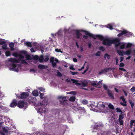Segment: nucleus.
Wrapping results in <instances>:
<instances>
[{
	"label": "nucleus",
	"mask_w": 135,
	"mask_h": 135,
	"mask_svg": "<svg viewBox=\"0 0 135 135\" xmlns=\"http://www.w3.org/2000/svg\"><path fill=\"white\" fill-rule=\"evenodd\" d=\"M29 95V93L27 92H22L19 96L18 94L16 95L18 98L21 99H25Z\"/></svg>",
	"instance_id": "nucleus-1"
},
{
	"label": "nucleus",
	"mask_w": 135,
	"mask_h": 135,
	"mask_svg": "<svg viewBox=\"0 0 135 135\" xmlns=\"http://www.w3.org/2000/svg\"><path fill=\"white\" fill-rule=\"evenodd\" d=\"M112 40H110L107 38L103 40L102 43L104 45L108 46H110L112 44Z\"/></svg>",
	"instance_id": "nucleus-2"
},
{
	"label": "nucleus",
	"mask_w": 135,
	"mask_h": 135,
	"mask_svg": "<svg viewBox=\"0 0 135 135\" xmlns=\"http://www.w3.org/2000/svg\"><path fill=\"white\" fill-rule=\"evenodd\" d=\"M71 81H73V82L75 83L77 86L82 85L83 86L85 87L87 84V83L86 82H83L81 83H78V80L74 79H71Z\"/></svg>",
	"instance_id": "nucleus-3"
},
{
	"label": "nucleus",
	"mask_w": 135,
	"mask_h": 135,
	"mask_svg": "<svg viewBox=\"0 0 135 135\" xmlns=\"http://www.w3.org/2000/svg\"><path fill=\"white\" fill-rule=\"evenodd\" d=\"M84 32H85V34L86 35H88L86 36L85 35H84L83 36V37L85 39H87L88 37V36H89L90 37H91L93 38L94 39H95L96 38L95 37V36H94L93 34L89 32L88 31H84Z\"/></svg>",
	"instance_id": "nucleus-4"
},
{
	"label": "nucleus",
	"mask_w": 135,
	"mask_h": 135,
	"mask_svg": "<svg viewBox=\"0 0 135 135\" xmlns=\"http://www.w3.org/2000/svg\"><path fill=\"white\" fill-rule=\"evenodd\" d=\"M66 97H62V96H59L58 98L60 99L59 101L60 102V104L65 105V102L67 101L66 99Z\"/></svg>",
	"instance_id": "nucleus-5"
},
{
	"label": "nucleus",
	"mask_w": 135,
	"mask_h": 135,
	"mask_svg": "<svg viewBox=\"0 0 135 135\" xmlns=\"http://www.w3.org/2000/svg\"><path fill=\"white\" fill-rule=\"evenodd\" d=\"M114 44L115 47H117L119 46L120 44V40L118 38H116L112 40V44Z\"/></svg>",
	"instance_id": "nucleus-6"
},
{
	"label": "nucleus",
	"mask_w": 135,
	"mask_h": 135,
	"mask_svg": "<svg viewBox=\"0 0 135 135\" xmlns=\"http://www.w3.org/2000/svg\"><path fill=\"white\" fill-rule=\"evenodd\" d=\"M119 99H122L123 102V103L122 102H120V104L124 107H126L127 106L126 104L127 101L124 98V96H122L120 97Z\"/></svg>",
	"instance_id": "nucleus-7"
},
{
	"label": "nucleus",
	"mask_w": 135,
	"mask_h": 135,
	"mask_svg": "<svg viewBox=\"0 0 135 135\" xmlns=\"http://www.w3.org/2000/svg\"><path fill=\"white\" fill-rule=\"evenodd\" d=\"M17 106V100L16 99H13L10 105V107H11L13 108Z\"/></svg>",
	"instance_id": "nucleus-8"
},
{
	"label": "nucleus",
	"mask_w": 135,
	"mask_h": 135,
	"mask_svg": "<svg viewBox=\"0 0 135 135\" xmlns=\"http://www.w3.org/2000/svg\"><path fill=\"white\" fill-rule=\"evenodd\" d=\"M25 102L22 100H20L17 103V107L19 108H23L25 105Z\"/></svg>",
	"instance_id": "nucleus-9"
},
{
	"label": "nucleus",
	"mask_w": 135,
	"mask_h": 135,
	"mask_svg": "<svg viewBox=\"0 0 135 135\" xmlns=\"http://www.w3.org/2000/svg\"><path fill=\"white\" fill-rule=\"evenodd\" d=\"M107 91L108 95L110 97V98L112 99H114V94L112 93V92L111 90L109 89H108Z\"/></svg>",
	"instance_id": "nucleus-10"
},
{
	"label": "nucleus",
	"mask_w": 135,
	"mask_h": 135,
	"mask_svg": "<svg viewBox=\"0 0 135 135\" xmlns=\"http://www.w3.org/2000/svg\"><path fill=\"white\" fill-rule=\"evenodd\" d=\"M8 61H9L11 62L14 63H18L19 62V60H17L15 58H10L8 59Z\"/></svg>",
	"instance_id": "nucleus-11"
},
{
	"label": "nucleus",
	"mask_w": 135,
	"mask_h": 135,
	"mask_svg": "<svg viewBox=\"0 0 135 135\" xmlns=\"http://www.w3.org/2000/svg\"><path fill=\"white\" fill-rule=\"evenodd\" d=\"M9 66H12V68H10L9 69L10 70H12L14 71L15 70V68H16L17 66V65L16 64L14 63H12L10 64Z\"/></svg>",
	"instance_id": "nucleus-12"
},
{
	"label": "nucleus",
	"mask_w": 135,
	"mask_h": 135,
	"mask_svg": "<svg viewBox=\"0 0 135 135\" xmlns=\"http://www.w3.org/2000/svg\"><path fill=\"white\" fill-rule=\"evenodd\" d=\"M118 32H120V33H119L118 34L117 36L118 37L122 36L123 35H124L126 33V31H124V30L122 31L119 30Z\"/></svg>",
	"instance_id": "nucleus-13"
},
{
	"label": "nucleus",
	"mask_w": 135,
	"mask_h": 135,
	"mask_svg": "<svg viewBox=\"0 0 135 135\" xmlns=\"http://www.w3.org/2000/svg\"><path fill=\"white\" fill-rule=\"evenodd\" d=\"M124 31L126 32L124 35L126 37H129L132 35L133 33L129 32V31H127V30H124Z\"/></svg>",
	"instance_id": "nucleus-14"
},
{
	"label": "nucleus",
	"mask_w": 135,
	"mask_h": 135,
	"mask_svg": "<svg viewBox=\"0 0 135 135\" xmlns=\"http://www.w3.org/2000/svg\"><path fill=\"white\" fill-rule=\"evenodd\" d=\"M38 68L41 70L45 69L47 68V66H45L44 65L40 64L38 66Z\"/></svg>",
	"instance_id": "nucleus-15"
},
{
	"label": "nucleus",
	"mask_w": 135,
	"mask_h": 135,
	"mask_svg": "<svg viewBox=\"0 0 135 135\" xmlns=\"http://www.w3.org/2000/svg\"><path fill=\"white\" fill-rule=\"evenodd\" d=\"M9 46L10 48V50L11 51H13L15 49L14 48V44L13 42H11L9 44Z\"/></svg>",
	"instance_id": "nucleus-16"
},
{
	"label": "nucleus",
	"mask_w": 135,
	"mask_h": 135,
	"mask_svg": "<svg viewBox=\"0 0 135 135\" xmlns=\"http://www.w3.org/2000/svg\"><path fill=\"white\" fill-rule=\"evenodd\" d=\"M98 104H99V105L101 107L104 108H108L107 107H105V104H104L102 102H99V103H98Z\"/></svg>",
	"instance_id": "nucleus-17"
},
{
	"label": "nucleus",
	"mask_w": 135,
	"mask_h": 135,
	"mask_svg": "<svg viewBox=\"0 0 135 135\" xmlns=\"http://www.w3.org/2000/svg\"><path fill=\"white\" fill-rule=\"evenodd\" d=\"M117 52L119 55L123 56L124 55L125 52L119 50H117Z\"/></svg>",
	"instance_id": "nucleus-18"
},
{
	"label": "nucleus",
	"mask_w": 135,
	"mask_h": 135,
	"mask_svg": "<svg viewBox=\"0 0 135 135\" xmlns=\"http://www.w3.org/2000/svg\"><path fill=\"white\" fill-rule=\"evenodd\" d=\"M95 37L98 38L99 39L102 41L104 39V37L102 35H95Z\"/></svg>",
	"instance_id": "nucleus-19"
},
{
	"label": "nucleus",
	"mask_w": 135,
	"mask_h": 135,
	"mask_svg": "<svg viewBox=\"0 0 135 135\" xmlns=\"http://www.w3.org/2000/svg\"><path fill=\"white\" fill-rule=\"evenodd\" d=\"M32 94L33 96L37 97L38 95V91L37 90H34L32 91Z\"/></svg>",
	"instance_id": "nucleus-20"
},
{
	"label": "nucleus",
	"mask_w": 135,
	"mask_h": 135,
	"mask_svg": "<svg viewBox=\"0 0 135 135\" xmlns=\"http://www.w3.org/2000/svg\"><path fill=\"white\" fill-rule=\"evenodd\" d=\"M76 36L77 38L78 39H79L80 38V31L78 30H76Z\"/></svg>",
	"instance_id": "nucleus-21"
},
{
	"label": "nucleus",
	"mask_w": 135,
	"mask_h": 135,
	"mask_svg": "<svg viewBox=\"0 0 135 135\" xmlns=\"http://www.w3.org/2000/svg\"><path fill=\"white\" fill-rule=\"evenodd\" d=\"M102 85V81L101 80L99 81L98 83L97 84V86H96V87L97 88H100L101 87V85Z\"/></svg>",
	"instance_id": "nucleus-22"
},
{
	"label": "nucleus",
	"mask_w": 135,
	"mask_h": 135,
	"mask_svg": "<svg viewBox=\"0 0 135 135\" xmlns=\"http://www.w3.org/2000/svg\"><path fill=\"white\" fill-rule=\"evenodd\" d=\"M24 44L27 47H32L31 43L30 42H25L24 43Z\"/></svg>",
	"instance_id": "nucleus-23"
},
{
	"label": "nucleus",
	"mask_w": 135,
	"mask_h": 135,
	"mask_svg": "<svg viewBox=\"0 0 135 135\" xmlns=\"http://www.w3.org/2000/svg\"><path fill=\"white\" fill-rule=\"evenodd\" d=\"M40 62L41 63H42L43 61L44 60V57L42 55H41L39 57L38 59Z\"/></svg>",
	"instance_id": "nucleus-24"
},
{
	"label": "nucleus",
	"mask_w": 135,
	"mask_h": 135,
	"mask_svg": "<svg viewBox=\"0 0 135 135\" xmlns=\"http://www.w3.org/2000/svg\"><path fill=\"white\" fill-rule=\"evenodd\" d=\"M132 50H128L125 52L124 55L126 54L127 55H129L131 53Z\"/></svg>",
	"instance_id": "nucleus-25"
},
{
	"label": "nucleus",
	"mask_w": 135,
	"mask_h": 135,
	"mask_svg": "<svg viewBox=\"0 0 135 135\" xmlns=\"http://www.w3.org/2000/svg\"><path fill=\"white\" fill-rule=\"evenodd\" d=\"M5 55L7 57L11 55V52L9 51H7L5 52Z\"/></svg>",
	"instance_id": "nucleus-26"
},
{
	"label": "nucleus",
	"mask_w": 135,
	"mask_h": 135,
	"mask_svg": "<svg viewBox=\"0 0 135 135\" xmlns=\"http://www.w3.org/2000/svg\"><path fill=\"white\" fill-rule=\"evenodd\" d=\"M135 120H133L131 121L130 125L131 128H132L133 125V124L135 123Z\"/></svg>",
	"instance_id": "nucleus-27"
},
{
	"label": "nucleus",
	"mask_w": 135,
	"mask_h": 135,
	"mask_svg": "<svg viewBox=\"0 0 135 135\" xmlns=\"http://www.w3.org/2000/svg\"><path fill=\"white\" fill-rule=\"evenodd\" d=\"M75 98L74 97H71L69 99V100L71 102H74L75 101Z\"/></svg>",
	"instance_id": "nucleus-28"
},
{
	"label": "nucleus",
	"mask_w": 135,
	"mask_h": 135,
	"mask_svg": "<svg viewBox=\"0 0 135 135\" xmlns=\"http://www.w3.org/2000/svg\"><path fill=\"white\" fill-rule=\"evenodd\" d=\"M104 57L105 59L106 57H107L108 59H109L110 58V56L108 54L106 53L105 54Z\"/></svg>",
	"instance_id": "nucleus-29"
},
{
	"label": "nucleus",
	"mask_w": 135,
	"mask_h": 135,
	"mask_svg": "<svg viewBox=\"0 0 135 135\" xmlns=\"http://www.w3.org/2000/svg\"><path fill=\"white\" fill-rule=\"evenodd\" d=\"M107 27L109 28L110 30H112L113 29V27L112 25L110 24H108L107 25Z\"/></svg>",
	"instance_id": "nucleus-30"
},
{
	"label": "nucleus",
	"mask_w": 135,
	"mask_h": 135,
	"mask_svg": "<svg viewBox=\"0 0 135 135\" xmlns=\"http://www.w3.org/2000/svg\"><path fill=\"white\" fill-rule=\"evenodd\" d=\"M97 81H93L91 83V85H92L94 86H97Z\"/></svg>",
	"instance_id": "nucleus-31"
},
{
	"label": "nucleus",
	"mask_w": 135,
	"mask_h": 135,
	"mask_svg": "<svg viewBox=\"0 0 135 135\" xmlns=\"http://www.w3.org/2000/svg\"><path fill=\"white\" fill-rule=\"evenodd\" d=\"M82 103L84 104H88V101L86 99H84L82 102Z\"/></svg>",
	"instance_id": "nucleus-32"
},
{
	"label": "nucleus",
	"mask_w": 135,
	"mask_h": 135,
	"mask_svg": "<svg viewBox=\"0 0 135 135\" xmlns=\"http://www.w3.org/2000/svg\"><path fill=\"white\" fill-rule=\"evenodd\" d=\"M116 110L117 112L120 113L121 114H122V111L121 110L120 108H117L116 109Z\"/></svg>",
	"instance_id": "nucleus-33"
},
{
	"label": "nucleus",
	"mask_w": 135,
	"mask_h": 135,
	"mask_svg": "<svg viewBox=\"0 0 135 135\" xmlns=\"http://www.w3.org/2000/svg\"><path fill=\"white\" fill-rule=\"evenodd\" d=\"M108 107L109 108L111 109H114V106L113 105L111 104H110L108 105Z\"/></svg>",
	"instance_id": "nucleus-34"
},
{
	"label": "nucleus",
	"mask_w": 135,
	"mask_h": 135,
	"mask_svg": "<svg viewBox=\"0 0 135 135\" xmlns=\"http://www.w3.org/2000/svg\"><path fill=\"white\" fill-rule=\"evenodd\" d=\"M26 60H31V59L30 56L29 55H26Z\"/></svg>",
	"instance_id": "nucleus-35"
},
{
	"label": "nucleus",
	"mask_w": 135,
	"mask_h": 135,
	"mask_svg": "<svg viewBox=\"0 0 135 135\" xmlns=\"http://www.w3.org/2000/svg\"><path fill=\"white\" fill-rule=\"evenodd\" d=\"M7 45V44H4L2 46V48L4 50H6Z\"/></svg>",
	"instance_id": "nucleus-36"
},
{
	"label": "nucleus",
	"mask_w": 135,
	"mask_h": 135,
	"mask_svg": "<svg viewBox=\"0 0 135 135\" xmlns=\"http://www.w3.org/2000/svg\"><path fill=\"white\" fill-rule=\"evenodd\" d=\"M57 75L59 77H61L62 76V75L61 73L59 72L58 70H57Z\"/></svg>",
	"instance_id": "nucleus-37"
},
{
	"label": "nucleus",
	"mask_w": 135,
	"mask_h": 135,
	"mask_svg": "<svg viewBox=\"0 0 135 135\" xmlns=\"http://www.w3.org/2000/svg\"><path fill=\"white\" fill-rule=\"evenodd\" d=\"M21 63L23 64H27V63L25 60H23L21 61Z\"/></svg>",
	"instance_id": "nucleus-38"
},
{
	"label": "nucleus",
	"mask_w": 135,
	"mask_h": 135,
	"mask_svg": "<svg viewBox=\"0 0 135 135\" xmlns=\"http://www.w3.org/2000/svg\"><path fill=\"white\" fill-rule=\"evenodd\" d=\"M99 50H102L103 52L105 50V48L104 47L101 46L100 47Z\"/></svg>",
	"instance_id": "nucleus-39"
},
{
	"label": "nucleus",
	"mask_w": 135,
	"mask_h": 135,
	"mask_svg": "<svg viewBox=\"0 0 135 135\" xmlns=\"http://www.w3.org/2000/svg\"><path fill=\"white\" fill-rule=\"evenodd\" d=\"M101 52L98 51H97V52L95 54V55L97 56H99L100 55V53Z\"/></svg>",
	"instance_id": "nucleus-40"
},
{
	"label": "nucleus",
	"mask_w": 135,
	"mask_h": 135,
	"mask_svg": "<svg viewBox=\"0 0 135 135\" xmlns=\"http://www.w3.org/2000/svg\"><path fill=\"white\" fill-rule=\"evenodd\" d=\"M132 45V44H131L129 43L128 44H127V45L126 47L127 48H128L129 47H131Z\"/></svg>",
	"instance_id": "nucleus-41"
},
{
	"label": "nucleus",
	"mask_w": 135,
	"mask_h": 135,
	"mask_svg": "<svg viewBox=\"0 0 135 135\" xmlns=\"http://www.w3.org/2000/svg\"><path fill=\"white\" fill-rule=\"evenodd\" d=\"M12 55L14 57H17L18 56V55L16 52H14L12 54Z\"/></svg>",
	"instance_id": "nucleus-42"
},
{
	"label": "nucleus",
	"mask_w": 135,
	"mask_h": 135,
	"mask_svg": "<svg viewBox=\"0 0 135 135\" xmlns=\"http://www.w3.org/2000/svg\"><path fill=\"white\" fill-rule=\"evenodd\" d=\"M44 60L45 62H46L47 61L49 60V58L48 56H45V57L44 59Z\"/></svg>",
	"instance_id": "nucleus-43"
},
{
	"label": "nucleus",
	"mask_w": 135,
	"mask_h": 135,
	"mask_svg": "<svg viewBox=\"0 0 135 135\" xmlns=\"http://www.w3.org/2000/svg\"><path fill=\"white\" fill-rule=\"evenodd\" d=\"M38 59L39 57L37 55H35L33 57V59L36 60H38Z\"/></svg>",
	"instance_id": "nucleus-44"
},
{
	"label": "nucleus",
	"mask_w": 135,
	"mask_h": 135,
	"mask_svg": "<svg viewBox=\"0 0 135 135\" xmlns=\"http://www.w3.org/2000/svg\"><path fill=\"white\" fill-rule=\"evenodd\" d=\"M119 122L120 125H122L123 123V121L122 120H119Z\"/></svg>",
	"instance_id": "nucleus-45"
},
{
	"label": "nucleus",
	"mask_w": 135,
	"mask_h": 135,
	"mask_svg": "<svg viewBox=\"0 0 135 135\" xmlns=\"http://www.w3.org/2000/svg\"><path fill=\"white\" fill-rule=\"evenodd\" d=\"M129 103L131 105L132 108H133L134 105V103H133L131 101H130Z\"/></svg>",
	"instance_id": "nucleus-46"
},
{
	"label": "nucleus",
	"mask_w": 135,
	"mask_h": 135,
	"mask_svg": "<svg viewBox=\"0 0 135 135\" xmlns=\"http://www.w3.org/2000/svg\"><path fill=\"white\" fill-rule=\"evenodd\" d=\"M54 57H51L50 59V62H54Z\"/></svg>",
	"instance_id": "nucleus-47"
},
{
	"label": "nucleus",
	"mask_w": 135,
	"mask_h": 135,
	"mask_svg": "<svg viewBox=\"0 0 135 135\" xmlns=\"http://www.w3.org/2000/svg\"><path fill=\"white\" fill-rule=\"evenodd\" d=\"M123 115H119V120H122L123 118Z\"/></svg>",
	"instance_id": "nucleus-48"
},
{
	"label": "nucleus",
	"mask_w": 135,
	"mask_h": 135,
	"mask_svg": "<svg viewBox=\"0 0 135 135\" xmlns=\"http://www.w3.org/2000/svg\"><path fill=\"white\" fill-rule=\"evenodd\" d=\"M103 87L104 88V89L105 90H107L108 89V87L105 84H104L103 85Z\"/></svg>",
	"instance_id": "nucleus-49"
},
{
	"label": "nucleus",
	"mask_w": 135,
	"mask_h": 135,
	"mask_svg": "<svg viewBox=\"0 0 135 135\" xmlns=\"http://www.w3.org/2000/svg\"><path fill=\"white\" fill-rule=\"evenodd\" d=\"M125 44H123L121 45L120 46V49H123L125 47Z\"/></svg>",
	"instance_id": "nucleus-50"
},
{
	"label": "nucleus",
	"mask_w": 135,
	"mask_h": 135,
	"mask_svg": "<svg viewBox=\"0 0 135 135\" xmlns=\"http://www.w3.org/2000/svg\"><path fill=\"white\" fill-rule=\"evenodd\" d=\"M6 43L5 41H0V45H2L5 44Z\"/></svg>",
	"instance_id": "nucleus-51"
},
{
	"label": "nucleus",
	"mask_w": 135,
	"mask_h": 135,
	"mask_svg": "<svg viewBox=\"0 0 135 135\" xmlns=\"http://www.w3.org/2000/svg\"><path fill=\"white\" fill-rule=\"evenodd\" d=\"M3 130L5 133H7L8 132V130L6 129L5 127H3Z\"/></svg>",
	"instance_id": "nucleus-52"
},
{
	"label": "nucleus",
	"mask_w": 135,
	"mask_h": 135,
	"mask_svg": "<svg viewBox=\"0 0 135 135\" xmlns=\"http://www.w3.org/2000/svg\"><path fill=\"white\" fill-rule=\"evenodd\" d=\"M70 73L73 75H77L78 74V73L77 72H73L71 71H70Z\"/></svg>",
	"instance_id": "nucleus-53"
},
{
	"label": "nucleus",
	"mask_w": 135,
	"mask_h": 135,
	"mask_svg": "<svg viewBox=\"0 0 135 135\" xmlns=\"http://www.w3.org/2000/svg\"><path fill=\"white\" fill-rule=\"evenodd\" d=\"M131 91L134 92L135 91V87L133 86L131 89Z\"/></svg>",
	"instance_id": "nucleus-54"
},
{
	"label": "nucleus",
	"mask_w": 135,
	"mask_h": 135,
	"mask_svg": "<svg viewBox=\"0 0 135 135\" xmlns=\"http://www.w3.org/2000/svg\"><path fill=\"white\" fill-rule=\"evenodd\" d=\"M18 56L20 59H22L24 57L23 55L20 54L18 55Z\"/></svg>",
	"instance_id": "nucleus-55"
},
{
	"label": "nucleus",
	"mask_w": 135,
	"mask_h": 135,
	"mask_svg": "<svg viewBox=\"0 0 135 135\" xmlns=\"http://www.w3.org/2000/svg\"><path fill=\"white\" fill-rule=\"evenodd\" d=\"M52 65L54 68H55L56 65V63L55 62H52Z\"/></svg>",
	"instance_id": "nucleus-56"
},
{
	"label": "nucleus",
	"mask_w": 135,
	"mask_h": 135,
	"mask_svg": "<svg viewBox=\"0 0 135 135\" xmlns=\"http://www.w3.org/2000/svg\"><path fill=\"white\" fill-rule=\"evenodd\" d=\"M40 98L41 99H43V96L44 95V94H42L41 93H40Z\"/></svg>",
	"instance_id": "nucleus-57"
},
{
	"label": "nucleus",
	"mask_w": 135,
	"mask_h": 135,
	"mask_svg": "<svg viewBox=\"0 0 135 135\" xmlns=\"http://www.w3.org/2000/svg\"><path fill=\"white\" fill-rule=\"evenodd\" d=\"M124 65V64L123 63L121 62L119 65V66L120 67H123Z\"/></svg>",
	"instance_id": "nucleus-58"
},
{
	"label": "nucleus",
	"mask_w": 135,
	"mask_h": 135,
	"mask_svg": "<svg viewBox=\"0 0 135 135\" xmlns=\"http://www.w3.org/2000/svg\"><path fill=\"white\" fill-rule=\"evenodd\" d=\"M104 73V71L103 70H103H102L100 71L99 72V75H101Z\"/></svg>",
	"instance_id": "nucleus-59"
},
{
	"label": "nucleus",
	"mask_w": 135,
	"mask_h": 135,
	"mask_svg": "<svg viewBox=\"0 0 135 135\" xmlns=\"http://www.w3.org/2000/svg\"><path fill=\"white\" fill-rule=\"evenodd\" d=\"M55 51L57 52H62L60 50L58 49H55Z\"/></svg>",
	"instance_id": "nucleus-60"
},
{
	"label": "nucleus",
	"mask_w": 135,
	"mask_h": 135,
	"mask_svg": "<svg viewBox=\"0 0 135 135\" xmlns=\"http://www.w3.org/2000/svg\"><path fill=\"white\" fill-rule=\"evenodd\" d=\"M70 94L75 95L76 94V92L74 91H72L70 92Z\"/></svg>",
	"instance_id": "nucleus-61"
},
{
	"label": "nucleus",
	"mask_w": 135,
	"mask_h": 135,
	"mask_svg": "<svg viewBox=\"0 0 135 135\" xmlns=\"http://www.w3.org/2000/svg\"><path fill=\"white\" fill-rule=\"evenodd\" d=\"M119 69L120 70L123 71H126V70L125 69L122 68H119Z\"/></svg>",
	"instance_id": "nucleus-62"
},
{
	"label": "nucleus",
	"mask_w": 135,
	"mask_h": 135,
	"mask_svg": "<svg viewBox=\"0 0 135 135\" xmlns=\"http://www.w3.org/2000/svg\"><path fill=\"white\" fill-rule=\"evenodd\" d=\"M103 70L104 73L107 72L108 71L107 68H104Z\"/></svg>",
	"instance_id": "nucleus-63"
},
{
	"label": "nucleus",
	"mask_w": 135,
	"mask_h": 135,
	"mask_svg": "<svg viewBox=\"0 0 135 135\" xmlns=\"http://www.w3.org/2000/svg\"><path fill=\"white\" fill-rule=\"evenodd\" d=\"M21 53L24 55H26L27 53V52L26 51L23 50L22 51H21Z\"/></svg>",
	"instance_id": "nucleus-64"
}]
</instances>
